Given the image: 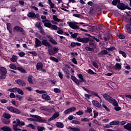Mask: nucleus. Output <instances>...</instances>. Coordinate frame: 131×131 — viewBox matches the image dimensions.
<instances>
[{"instance_id": "412c9836", "label": "nucleus", "mask_w": 131, "mask_h": 131, "mask_svg": "<svg viewBox=\"0 0 131 131\" xmlns=\"http://www.w3.org/2000/svg\"><path fill=\"white\" fill-rule=\"evenodd\" d=\"M92 104H93V106H95V107H97V108H101V105L97 101H96V100L92 101Z\"/></svg>"}, {"instance_id": "4c0bfd02", "label": "nucleus", "mask_w": 131, "mask_h": 131, "mask_svg": "<svg viewBox=\"0 0 131 131\" xmlns=\"http://www.w3.org/2000/svg\"><path fill=\"white\" fill-rule=\"evenodd\" d=\"M110 103H112V104H113L114 105V106H115V107L118 106V103L117 102V101H116V100H115L113 98L112 101L110 102Z\"/></svg>"}, {"instance_id": "4be33fe9", "label": "nucleus", "mask_w": 131, "mask_h": 131, "mask_svg": "<svg viewBox=\"0 0 131 131\" xmlns=\"http://www.w3.org/2000/svg\"><path fill=\"white\" fill-rule=\"evenodd\" d=\"M117 7L120 10H125V7L124 6V4L123 3H120V2L118 4Z\"/></svg>"}, {"instance_id": "7ed1b4c3", "label": "nucleus", "mask_w": 131, "mask_h": 131, "mask_svg": "<svg viewBox=\"0 0 131 131\" xmlns=\"http://www.w3.org/2000/svg\"><path fill=\"white\" fill-rule=\"evenodd\" d=\"M7 69L0 67V79H5L7 77Z\"/></svg>"}, {"instance_id": "de8ad7c7", "label": "nucleus", "mask_w": 131, "mask_h": 131, "mask_svg": "<svg viewBox=\"0 0 131 131\" xmlns=\"http://www.w3.org/2000/svg\"><path fill=\"white\" fill-rule=\"evenodd\" d=\"M85 49L86 50V51H90L91 52H94L95 51V49H94V48H90L89 47H85Z\"/></svg>"}, {"instance_id": "2f4dec72", "label": "nucleus", "mask_w": 131, "mask_h": 131, "mask_svg": "<svg viewBox=\"0 0 131 131\" xmlns=\"http://www.w3.org/2000/svg\"><path fill=\"white\" fill-rule=\"evenodd\" d=\"M119 123V121H113L110 123V125H118Z\"/></svg>"}, {"instance_id": "e433bc0d", "label": "nucleus", "mask_w": 131, "mask_h": 131, "mask_svg": "<svg viewBox=\"0 0 131 131\" xmlns=\"http://www.w3.org/2000/svg\"><path fill=\"white\" fill-rule=\"evenodd\" d=\"M17 70H18V71H20L22 73H27L25 69H23V68L21 67H17Z\"/></svg>"}, {"instance_id": "f8f14e48", "label": "nucleus", "mask_w": 131, "mask_h": 131, "mask_svg": "<svg viewBox=\"0 0 131 131\" xmlns=\"http://www.w3.org/2000/svg\"><path fill=\"white\" fill-rule=\"evenodd\" d=\"M42 22L44 24V26H45V27H48V28H52V24L50 23V20L46 19L42 20Z\"/></svg>"}, {"instance_id": "bf43d9fd", "label": "nucleus", "mask_w": 131, "mask_h": 131, "mask_svg": "<svg viewBox=\"0 0 131 131\" xmlns=\"http://www.w3.org/2000/svg\"><path fill=\"white\" fill-rule=\"evenodd\" d=\"M81 121H84V122H89L90 121V119L87 118H82Z\"/></svg>"}, {"instance_id": "774afa93", "label": "nucleus", "mask_w": 131, "mask_h": 131, "mask_svg": "<svg viewBox=\"0 0 131 131\" xmlns=\"http://www.w3.org/2000/svg\"><path fill=\"white\" fill-rule=\"evenodd\" d=\"M76 114H77V115H83V112L82 111H79V112H77Z\"/></svg>"}, {"instance_id": "13d9d810", "label": "nucleus", "mask_w": 131, "mask_h": 131, "mask_svg": "<svg viewBox=\"0 0 131 131\" xmlns=\"http://www.w3.org/2000/svg\"><path fill=\"white\" fill-rule=\"evenodd\" d=\"M38 29L39 30L40 33H41V34H45V30L42 28V27Z\"/></svg>"}, {"instance_id": "393cba45", "label": "nucleus", "mask_w": 131, "mask_h": 131, "mask_svg": "<svg viewBox=\"0 0 131 131\" xmlns=\"http://www.w3.org/2000/svg\"><path fill=\"white\" fill-rule=\"evenodd\" d=\"M42 98L43 100H46V101H50V100H51V97L47 94L42 95Z\"/></svg>"}, {"instance_id": "e2e57ef3", "label": "nucleus", "mask_w": 131, "mask_h": 131, "mask_svg": "<svg viewBox=\"0 0 131 131\" xmlns=\"http://www.w3.org/2000/svg\"><path fill=\"white\" fill-rule=\"evenodd\" d=\"M45 129H46L45 127H39V126L37 127L38 131H42V130H45Z\"/></svg>"}, {"instance_id": "39448f33", "label": "nucleus", "mask_w": 131, "mask_h": 131, "mask_svg": "<svg viewBox=\"0 0 131 131\" xmlns=\"http://www.w3.org/2000/svg\"><path fill=\"white\" fill-rule=\"evenodd\" d=\"M68 25L71 27V28H72V29H79V27L77 25L78 24H82V25H84V23H76V22H68Z\"/></svg>"}, {"instance_id": "864d4df0", "label": "nucleus", "mask_w": 131, "mask_h": 131, "mask_svg": "<svg viewBox=\"0 0 131 131\" xmlns=\"http://www.w3.org/2000/svg\"><path fill=\"white\" fill-rule=\"evenodd\" d=\"M53 91H54V93H56V94H59V93H61V90H60L58 88H55Z\"/></svg>"}, {"instance_id": "37998d69", "label": "nucleus", "mask_w": 131, "mask_h": 131, "mask_svg": "<svg viewBox=\"0 0 131 131\" xmlns=\"http://www.w3.org/2000/svg\"><path fill=\"white\" fill-rule=\"evenodd\" d=\"M35 26L38 28V29H39L40 28H41V23L40 21H38L36 23Z\"/></svg>"}, {"instance_id": "c756f323", "label": "nucleus", "mask_w": 131, "mask_h": 131, "mask_svg": "<svg viewBox=\"0 0 131 131\" xmlns=\"http://www.w3.org/2000/svg\"><path fill=\"white\" fill-rule=\"evenodd\" d=\"M1 129L4 131H12V129H11L10 127H8V126L2 127L1 128Z\"/></svg>"}, {"instance_id": "c03bdc74", "label": "nucleus", "mask_w": 131, "mask_h": 131, "mask_svg": "<svg viewBox=\"0 0 131 131\" xmlns=\"http://www.w3.org/2000/svg\"><path fill=\"white\" fill-rule=\"evenodd\" d=\"M106 50H107V51H108V52H112V51H115V50H116V48H115V47H110V48H106Z\"/></svg>"}, {"instance_id": "0e129e2a", "label": "nucleus", "mask_w": 131, "mask_h": 131, "mask_svg": "<svg viewBox=\"0 0 131 131\" xmlns=\"http://www.w3.org/2000/svg\"><path fill=\"white\" fill-rule=\"evenodd\" d=\"M58 30L57 31V33L58 34H63V33H64V32L60 29V28H58Z\"/></svg>"}, {"instance_id": "b1692460", "label": "nucleus", "mask_w": 131, "mask_h": 131, "mask_svg": "<svg viewBox=\"0 0 131 131\" xmlns=\"http://www.w3.org/2000/svg\"><path fill=\"white\" fill-rule=\"evenodd\" d=\"M56 126L59 128H63L64 127V124L62 122H57L55 123Z\"/></svg>"}, {"instance_id": "dca6fc26", "label": "nucleus", "mask_w": 131, "mask_h": 131, "mask_svg": "<svg viewBox=\"0 0 131 131\" xmlns=\"http://www.w3.org/2000/svg\"><path fill=\"white\" fill-rule=\"evenodd\" d=\"M103 97L105 100H106V101H108V102H112L113 98L110 97V96L108 95L107 94H104L103 95Z\"/></svg>"}, {"instance_id": "6ab92c4d", "label": "nucleus", "mask_w": 131, "mask_h": 131, "mask_svg": "<svg viewBox=\"0 0 131 131\" xmlns=\"http://www.w3.org/2000/svg\"><path fill=\"white\" fill-rule=\"evenodd\" d=\"M108 52L106 50H102L98 53V57H103L105 55H107Z\"/></svg>"}, {"instance_id": "79ce46f5", "label": "nucleus", "mask_w": 131, "mask_h": 131, "mask_svg": "<svg viewBox=\"0 0 131 131\" xmlns=\"http://www.w3.org/2000/svg\"><path fill=\"white\" fill-rule=\"evenodd\" d=\"M38 37L40 40H42V42L43 41V40H45V39H47L48 41V38H47L46 37L41 36V35H39Z\"/></svg>"}, {"instance_id": "a19ab883", "label": "nucleus", "mask_w": 131, "mask_h": 131, "mask_svg": "<svg viewBox=\"0 0 131 131\" xmlns=\"http://www.w3.org/2000/svg\"><path fill=\"white\" fill-rule=\"evenodd\" d=\"M49 41L51 42V43H53V45H58V43L55 39H53V38H50V39H49Z\"/></svg>"}, {"instance_id": "f704fd0d", "label": "nucleus", "mask_w": 131, "mask_h": 131, "mask_svg": "<svg viewBox=\"0 0 131 131\" xmlns=\"http://www.w3.org/2000/svg\"><path fill=\"white\" fill-rule=\"evenodd\" d=\"M48 4L50 5V8L51 9H54V8H55V4L52 2L51 0H48Z\"/></svg>"}, {"instance_id": "6e6552de", "label": "nucleus", "mask_w": 131, "mask_h": 131, "mask_svg": "<svg viewBox=\"0 0 131 131\" xmlns=\"http://www.w3.org/2000/svg\"><path fill=\"white\" fill-rule=\"evenodd\" d=\"M53 19L54 20H52L51 23L52 24H54V25H57L59 22H63V20L58 18L56 15H53Z\"/></svg>"}, {"instance_id": "49530a36", "label": "nucleus", "mask_w": 131, "mask_h": 131, "mask_svg": "<svg viewBox=\"0 0 131 131\" xmlns=\"http://www.w3.org/2000/svg\"><path fill=\"white\" fill-rule=\"evenodd\" d=\"M119 53L120 54V55H122L124 58H126V53H125L124 51H119Z\"/></svg>"}, {"instance_id": "4d7b16f0", "label": "nucleus", "mask_w": 131, "mask_h": 131, "mask_svg": "<svg viewBox=\"0 0 131 131\" xmlns=\"http://www.w3.org/2000/svg\"><path fill=\"white\" fill-rule=\"evenodd\" d=\"M71 123H73V124H80V122L77 120H72Z\"/></svg>"}, {"instance_id": "1a4fd4ad", "label": "nucleus", "mask_w": 131, "mask_h": 131, "mask_svg": "<svg viewBox=\"0 0 131 131\" xmlns=\"http://www.w3.org/2000/svg\"><path fill=\"white\" fill-rule=\"evenodd\" d=\"M77 41H79L80 42H83L84 43H88L89 41H90V39L87 37L81 38L78 37L77 38Z\"/></svg>"}, {"instance_id": "603ef678", "label": "nucleus", "mask_w": 131, "mask_h": 131, "mask_svg": "<svg viewBox=\"0 0 131 131\" xmlns=\"http://www.w3.org/2000/svg\"><path fill=\"white\" fill-rule=\"evenodd\" d=\"M27 127H30V128H32V129H35V126L32 124H29L27 125Z\"/></svg>"}, {"instance_id": "ea45409f", "label": "nucleus", "mask_w": 131, "mask_h": 131, "mask_svg": "<svg viewBox=\"0 0 131 131\" xmlns=\"http://www.w3.org/2000/svg\"><path fill=\"white\" fill-rule=\"evenodd\" d=\"M50 60H51V61H54L56 63H58V62H59V60L58 59V58H56L55 57H54L53 56H51L50 57Z\"/></svg>"}, {"instance_id": "6e6d98bb", "label": "nucleus", "mask_w": 131, "mask_h": 131, "mask_svg": "<svg viewBox=\"0 0 131 131\" xmlns=\"http://www.w3.org/2000/svg\"><path fill=\"white\" fill-rule=\"evenodd\" d=\"M15 98H16V100H18L19 101H21L23 99V97L19 95H16Z\"/></svg>"}, {"instance_id": "423d86ee", "label": "nucleus", "mask_w": 131, "mask_h": 131, "mask_svg": "<svg viewBox=\"0 0 131 131\" xmlns=\"http://www.w3.org/2000/svg\"><path fill=\"white\" fill-rule=\"evenodd\" d=\"M7 109L12 113H16V114H21V112L20 111V110L13 106H7Z\"/></svg>"}, {"instance_id": "3c124183", "label": "nucleus", "mask_w": 131, "mask_h": 131, "mask_svg": "<svg viewBox=\"0 0 131 131\" xmlns=\"http://www.w3.org/2000/svg\"><path fill=\"white\" fill-rule=\"evenodd\" d=\"M46 111H47V112H49L50 113H52V112H54L55 109L54 108H49L47 107Z\"/></svg>"}, {"instance_id": "72a5a7b5", "label": "nucleus", "mask_w": 131, "mask_h": 131, "mask_svg": "<svg viewBox=\"0 0 131 131\" xmlns=\"http://www.w3.org/2000/svg\"><path fill=\"white\" fill-rule=\"evenodd\" d=\"M3 116L4 118H6V119H10V118H11V115L10 114L4 113L3 114Z\"/></svg>"}, {"instance_id": "4468645a", "label": "nucleus", "mask_w": 131, "mask_h": 131, "mask_svg": "<svg viewBox=\"0 0 131 131\" xmlns=\"http://www.w3.org/2000/svg\"><path fill=\"white\" fill-rule=\"evenodd\" d=\"M75 110H76V108H75V107H72L64 111V114H70L71 112L75 111Z\"/></svg>"}, {"instance_id": "09e8293b", "label": "nucleus", "mask_w": 131, "mask_h": 131, "mask_svg": "<svg viewBox=\"0 0 131 131\" xmlns=\"http://www.w3.org/2000/svg\"><path fill=\"white\" fill-rule=\"evenodd\" d=\"M118 37H119V38H120V39H124V38H125V36L120 33L118 35Z\"/></svg>"}, {"instance_id": "0eeeda50", "label": "nucleus", "mask_w": 131, "mask_h": 131, "mask_svg": "<svg viewBox=\"0 0 131 131\" xmlns=\"http://www.w3.org/2000/svg\"><path fill=\"white\" fill-rule=\"evenodd\" d=\"M13 31H16L17 32H18L19 31L20 32H21L23 34H25L26 33V31L23 29V28H21L20 26H15L13 28Z\"/></svg>"}, {"instance_id": "bb28decb", "label": "nucleus", "mask_w": 131, "mask_h": 131, "mask_svg": "<svg viewBox=\"0 0 131 131\" xmlns=\"http://www.w3.org/2000/svg\"><path fill=\"white\" fill-rule=\"evenodd\" d=\"M68 129L69 130V131H80V129H79V128H77V127H72L71 126H70L68 128Z\"/></svg>"}, {"instance_id": "ddd939ff", "label": "nucleus", "mask_w": 131, "mask_h": 131, "mask_svg": "<svg viewBox=\"0 0 131 131\" xmlns=\"http://www.w3.org/2000/svg\"><path fill=\"white\" fill-rule=\"evenodd\" d=\"M35 48H38V47H41L42 45V41H40L37 38H35Z\"/></svg>"}, {"instance_id": "a878e982", "label": "nucleus", "mask_w": 131, "mask_h": 131, "mask_svg": "<svg viewBox=\"0 0 131 131\" xmlns=\"http://www.w3.org/2000/svg\"><path fill=\"white\" fill-rule=\"evenodd\" d=\"M16 92H17L18 94L21 95V96H23V95H24V92H23V91H22V89H20L18 88H15V93Z\"/></svg>"}, {"instance_id": "9b49d317", "label": "nucleus", "mask_w": 131, "mask_h": 131, "mask_svg": "<svg viewBox=\"0 0 131 131\" xmlns=\"http://www.w3.org/2000/svg\"><path fill=\"white\" fill-rule=\"evenodd\" d=\"M27 16L29 18H39V14H35L34 12H30L27 14Z\"/></svg>"}, {"instance_id": "f03ea898", "label": "nucleus", "mask_w": 131, "mask_h": 131, "mask_svg": "<svg viewBox=\"0 0 131 131\" xmlns=\"http://www.w3.org/2000/svg\"><path fill=\"white\" fill-rule=\"evenodd\" d=\"M30 115L33 118H28V120H30V121H36L37 122H47L46 119H42L41 117L38 115H31V114H30Z\"/></svg>"}, {"instance_id": "58836bf2", "label": "nucleus", "mask_w": 131, "mask_h": 131, "mask_svg": "<svg viewBox=\"0 0 131 131\" xmlns=\"http://www.w3.org/2000/svg\"><path fill=\"white\" fill-rule=\"evenodd\" d=\"M120 3V0H113L112 2L113 6H116L118 4Z\"/></svg>"}, {"instance_id": "69168bd1", "label": "nucleus", "mask_w": 131, "mask_h": 131, "mask_svg": "<svg viewBox=\"0 0 131 131\" xmlns=\"http://www.w3.org/2000/svg\"><path fill=\"white\" fill-rule=\"evenodd\" d=\"M94 116L93 118H96L97 117V116H98V112H97L96 111H94Z\"/></svg>"}, {"instance_id": "5fc2aeb1", "label": "nucleus", "mask_w": 131, "mask_h": 131, "mask_svg": "<svg viewBox=\"0 0 131 131\" xmlns=\"http://www.w3.org/2000/svg\"><path fill=\"white\" fill-rule=\"evenodd\" d=\"M84 96L86 100H90L91 99V97H92V95L88 94H85Z\"/></svg>"}, {"instance_id": "cd10ccee", "label": "nucleus", "mask_w": 131, "mask_h": 131, "mask_svg": "<svg viewBox=\"0 0 131 131\" xmlns=\"http://www.w3.org/2000/svg\"><path fill=\"white\" fill-rule=\"evenodd\" d=\"M71 79L72 81H74L76 84H79V81H78V79H76V77L74 76H71Z\"/></svg>"}, {"instance_id": "2eb2a0df", "label": "nucleus", "mask_w": 131, "mask_h": 131, "mask_svg": "<svg viewBox=\"0 0 131 131\" xmlns=\"http://www.w3.org/2000/svg\"><path fill=\"white\" fill-rule=\"evenodd\" d=\"M60 115L59 114V112H56L52 116V117L48 119V121H52V120H54V119H56L57 117H59Z\"/></svg>"}, {"instance_id": "473e14b6", "label": "nucleus", "mask_w": 131, "mask_h": 131, "mask_svg": "<svg viewBox=\"0 0 131 131\" xmlns=\"http://www.w3.org/2000/svg\"><path fill=\"white\" fill-rule=\"evenodd\" d=\"M2 122H3V123H5V124H10V122H11V121H10V119H3Z\"/></svg>"}, {"instance_id": "f257e3e1", "label": "nucleus", "mask_w": 131, "mask_h": 131, "mask_svg": "<svg viewBox=\"0 0 131 131\" xmlns=\"http://www.w3.org/2000/svg\"><path fill=\"white\" fill-rule=\"evenodd\" d=\"M42 46L48 48V53L50 56H53L57 54L58 51H59V48L58 47H52V46H51V43L49 42L47 39L43 40L42 42Z\"/></svg>"}, {"instance_id": "aec40b11", "label": "nucleus", "mask_w": 131, "mask_h": 131, "mask_svg": "<svg viewBox=\"0 0 131 131\" xmlns=\"http://www.w3.org/2000/svg\"><path fill=\"white\" fill-rule=\"evenodd\" d=\"M121 65L122 63H119L118 62H117L116 64L114 66V69L115 70H121Z\"/></svg>"}, {"instance_id": "338daca9", "label": "nucleus", "mask_w": 131, "mask_h": 131, "mask_svg": "<svg viewBox=\"0 0 131 131\" xmlns=\"http://www.w3.org/2000/svg\"><path fill=\"white\" fill-rule=\"evenodd\" d=\"M51 28L52 29H53V30H57V29H58V27L54 24V25H52Z\"/></svg>"}, {"instance_id": "8fccbe9b", "label": "nucleus", "mask_w": 131, "mask_h": 131, "mask_svg": "<svg viewBox=\"0 0 131 131\" xmlns=\"http://www.w3.org/2000/svg\"><path fill=\"white\" fill-rule=\"evenodd\" d=\"M102 107H103V108H104V109L106 110V111H107V112H110V109H109V108L108 107H107V106L104 104V103L102 104Z\"/></svg>"}, {"instance_id": "7c9ffc66", "label": "nucleus", "mask_w": 131, "mask_h": 131, "mask_svg": "<svg viewBox=\"0 0 131 131\" xmlns=\"http://www.w3.org/2000/svg\"><path fill=\"white\" fill-rule=\"evenodd\" d=\"M124 128L127 129V130L131 131V125L129 124V123H128L126 125L124 126Z\"/></svg>"}, {"instance_id": "052dcab7", "label": "nucleus", "mask_w": 131, "mask_h": 131, "mask_svg": "<svg viewBox=\"0 0 131 131\" xmlns=\"http://www.w3.org/2000/svg\"><path fill=\"white\" fill-rule=\"evenodd\" d=\"M47 108L48 107L47 106H42L40 107V110L43 111H47Z\"/></svg>"}, {"instance_id": "a18cd8bd", "label": "nucleus", "mask_w": 131, "mask_h": 131, "mask_svg": "<svg viewBox=\"0 0 131 131\" xmlns=\"http://www.w3.org/2000/svg\"><path fill=\"white\" fill-rule=\"evenodd\" d=\"M9 67L11 69H13L14 70H16V69H17V67L14 64H10L9 65Z\"/></svg>"}, {"instance_id": "c9c22d12", "label": "nucleus", "mask_w": 131, "mask_h": 131, "mask_svg": "<svg viewBox=\"0 0 131 131\" xmlns=\"http://www.w3.org/2000/svg\"><path fill=\"white\" fill-rule=\"evenodd\" d=\"M17 60H18V58L15 55H13L12 58L10 59V61L13 62H17Z\"/></svg>"}, {"instance_id": "9d476101", "label": "nucleus", "mask_w": 131, "mask_h": 131, "mask_svg": "<svg viewBox=\"0 0 131 131\" xmlns=\"http://www.w3.org/2000/svg\"><path fill=\"white\" fill-rule=\"evenodd\" d=\"M125 29L127 33L131 34V18H129V24L125 25Z\"/></svg>"}, {"instance_id": "f3484780", "label": "nucleus", "mask_w": 131, "mask_h": 131, "mask_svg": "<svg viewBox=\"0 0 131 131\" xmlns=\"http://www.w3.org/2000/svg\"><path fill=\"white\" fill-rule=\"evenodd\" d=\"M15 82H16V83L18 84L19 85H22L23 86H25V85H26V83L21 79L16 80Z\"/></svg>"}, {"instance_id": "a211bd4d", "label": "nucleus", "mask_w": 131, "mask_h": 131, "mask_svg": "<svg viewBox=\"0 0 131 131\" xmlns=\"http://www.w3.org/2000/svg\"><path fill=\"white\" fill-rule=\"evenodd\" d=\"M36 67V70L39 71L42 68H43V64L41 62H37Z\"/></svg>"}, {"instance_id": "c85d7f7f", "label": "nucleus", "mask_w": 131, "mask_h": 131, "mask_svg": "<svg viewBox=\"0 0 131 131\" xmlns=\"http://www.w3.org/2000/svg\"><path fill=\"white\" fill-rule=\"evenodd\" d=\"M33 76L32 75H30L28 77V81L30 84H32L33 83Z\"/></svg>"}, {"instance_id": "20e7f679", "label": "nucleus", "mask_w": 131, "mask_h": 131, "mask_svg": "<svg viewBox=\"0 0 131 131\" xmlns=\"http://www.w3.org/2000/svg\"><path fill=\"white\" fill-rule=\"evenodd\" d=\"M16 121H17V123L15 125H13L12 126V129H13V130L14 131H20L21 129L20 128H18V125H25V123H24V122H21L19 119H16Z\"/></svg>"}, {"instance_id": "680f3d73", "label": "nucleus", "mask_w": 131, "mask_h": 131, "mask_svg": "<svg viewBox=\"0 0 131 131\" xmlns=\"http://www.w3.org/2000/svg\"><path fill=\"white\" fill-rule=\"evenodd\" d=\"M10 98H11V99H15V98H16V95H15V94L11 93L10 95Z\"/></svg>"}, {"instance_id": "5701e85b", "label": "nucleus", "mask_w": 131, "mask_h": 131, "mask_svg": "<svg viewBox=\"0 0 131 131\" xmlns=\"http://www.w3.org/2000/svg\"><path fill=\"white\" fill-rule=\"evenodd\" d=\"M89 46L91 47V48H96V43H95V40H94V39L90 40Z\"/></svg>"}]
</instances>
